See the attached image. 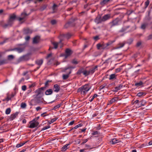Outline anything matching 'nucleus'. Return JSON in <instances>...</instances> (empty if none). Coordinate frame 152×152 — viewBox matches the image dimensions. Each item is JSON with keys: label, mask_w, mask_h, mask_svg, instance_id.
Listing matches in <instances>:
<instances>
[{"label": "nucleus", "mask_w": 152, "mask_h": 152, "mask_svg": "<svg viewBox=\"0 0 152 152\" xmlns=\"http://www.w3.org/2000/svg\"><path fill=\"white\" fill-rule=\"evenodd\" d=\"M72 62L74 64H77L78 63V62L75 60H74L72 61Z\"/></svg>", "instance_id": "62"}, {"label": "nucleus", "mask_w": 152, "mask_h": 152, "mask_svg": "<svg viewBox=\"0 0 152 152\" xmlns=\"http://www.w3.org/2000/svg\"><path fill=\"white\" fill-rule=\"evenodd\" d=\"M139 79L140 80L137 82L136 83H135L134 85L137 87H142L144 86L143 85L146 82V78L144 77H141Z\"/></svg>", "instance_id": "4"}, {"label": "nucleus", "mask_w": 152, "mask_h": 152, "mask_svg": "<svg viewBox=\"0 0 152 152\" xmlns=\"http://www.w3.org/2000/svg\"><path fill=\"white\" fill-rule=\"evenodd\" d=\"M72 53V51L69 49H66L65 51V54L64 55L65 58H66Z\"/></svg>", "instance_id": "10"}, {"label": "nucleus", "mask_w": 152, "mask_h": 152, "mask_svg": "<svg viewBox=\"0 0 152 152\" xmlns=\"http://www.w3.org/2000/svg\"><path fill=\"white\" fill-rule=\"evenodd\" d=\"M94 21L96 23L98 24L101 23L102 20V19L101 18V17L100 16H98L96 18Z\"/></svg>", "instance_id": "19"}, {"label": "nucleus", "mask_w": 152, "mask_h": 152, "mask_svg": "<svg viewBox=\"0 0 152 152\" xmlns=\"http://www.w3.org/2000/svg\"><path fill=\"white\" fill-rule=\"evenodd\" d=\"M39 37L37 36L35 37L33 39V43L34 44H36L39 41Z\"/></svg>", "instance_id": "20"}, {"label": "nucleus", "mask_w": 152, "mask_h": 152, "mask_svg": "<svg viewBox=\"0 0 152 152\" xmlns=\"http://www.w3.org/2000/svg\"><path fill=\"white\" fill-rule=\"evenodd\" d=\"M24 49V48L23 47L18 48L16 49L17 51L19 53H20L23 52Z\"/></svg>", "instance_id": "30"}, {"label": "nucleus", "mask_w": 152, "mask_h": 152, "mask_svg": "<svg viewBox=\"0 0 152 152\" xmlns=\"http://www.w3.org/2000/svg\"><path fill=\"white\" fill-rule=\"evenodd\" d=\"M115 40L110 41L106 44V46H107L109 45H111L112 44L115 42Z\"/></svg>", "instance_id": "45"}, {"label": "nucleus", "mask_w": 152, "mask_h": 152, "mask_svg": "<svg viewBox=\"0 0 152 152\" xmlns=\"http://www.w3.org/2000/svg\"><path fill=\"white\" fill-rule=\"evenodd\" d=\"M50 128V126H45L42 128V129L41 130V131Z\"/></svg>", "instance_id": "52"}, {"label": "nucleus", "mask_w": 152, "mask_h": 152, "mask_svg": "<svg viewBox=\"0 0 152 152\" xmlns=\"http://www.w3.org/2000/svg\"><path fill=\"white\" fill-rule=\"evenodd\" d=\"M32 32V31L29 28H26L25 29L24 31V33L26 34H31Z\"/></svg>", "instance_id": "25"}, {"label": "nucleus", "mask_w": 152, "mask_h": 152, "mask_svg": "<svg viewBox=\"0 0 152 152\" xmlns=\"http://www.w3.org/2000/svg\"><path fill=\"white\" fill-rule=\"evenodd\" d=\"M147 24L146 23H144L142 24L141 26V28L142 29H145L146 27L147 26Z\"/></svg>", "instance_id": "39"}, {"label": "nucleus", "mask_w": 152, "mask_h": 152, "mask_svg": "<svg viewBox=\"0 0 152 152\" xmlns=\"http://www.w3.org/2000/svg\"><path fill=\"white\" fill-rule=\"evenodd\" d=\"M97 67V66H96L91 68L89 70H83L82 69H81L78 71L77 74L78 75H80L81 73H82L84 75H91L96 69Z\"/></svg>", "instance_id": "3"}, {"label": "nucleus", "mask_w": 152, "mask_h": 152, "mask_svg": "<svg viewBox=\"0 0 152 152\" xmlns=\"http://www.w3.org/2000/svg\"><path fill=\"white\" fill-rule=\"evenodd\" d=\"M125 45V43H120L118 44L117 45V47L115 48L116 49H119L123 47Z\"/></svg>", "instance_id": "27"}, {"label": "nucleus", "mask_w": 152, "mask_h": 152, "mask_svg": "<svg viewBox=\"0 0 152 152\" xmlns=\"http://www.w3.org/2000/svg\"><path fill=\"white\" fill-rule=\"evenodd\" d=\"M110 17V15L109 14L106 15H104L102 18V21H106L109 19Z\"/></svg>", "instance_id": "16"}, {"label": "nucleus", "mask_w": 152, "mask_h": 152, "mask_svg": "<svg viewBox=\"0 0 152 152\" xmlns=\"http://www.w3.org/2000/svg\"><path fill=\"white\" fill-rule=\"evenodd\" d=\"M110 0H103L100 2V4L104 6L107 4Z\"/></svg>", "instance_id": "28"}, {"label": "nucleus", "mask_w": 152, "mask_h": 152, "mask_svg": "<svg viewBox=\"0 0 152 152\" xmlns=\"http://www.w3.org/2000/svg\"><path fill=\"white\" fill-rule=\"evenodd\" d=\"M119 21V19L118 18H116L115 20H113L111 23L112 24L111 26H115L118 25V23Z\"/></svg>", "instance_id": "13"}, {"label": "nucleus", "mask_w": 152, "mask_h": 152, "mask_svg": "<svg viewBox=\"0 0 152 152\" xmlns=\"http://www.w3.org/2000/svg\"><path fill=\"white\" fill-rule=\"evenodd\" d=\"M14 58V56L12 55H9L8 56V59L9 60H12Z\"/></svg>", "instance_id": "41"}, {"label": "nucleus", "mask_w": 152, "mask_h": 152, "mask_svg": "<svg viewBox=\"0 0 152 152\" xmlns=\"http://www.w3.org/2000/svg\"><path fill=\"white\" fill-rule=\"evenodd\" d=\"M52 82V80H47L45 83V86L47 87L49 85V83Z\"/></svg>", "instance_id": "47"}, {"label": "nucleus", "mask_w": 152, "mask_h": 152, "mask_svg": "<svg viewBox=\"0 0 152 152\" xmlns=\"http://www.w3.org/2000/svg\"><path fill=\"white\" fill-rule=\"evenodd\" d=\"M133 41V39H130L129 40V41L127 42V43L129 44H131L132 42Z\"/></svg>", "instance_id": "59"}, {"label": "nucleus", "mask_w": 152, "mask_h": 152, "mask_svg": "<svg viewBox=\"0 0 152 152\" xmlns=\"http://www.w3.org/2000/svg\"><path fill=\"white\" fill-rule=\"evenodd\" d=\"M25 57L24 56H23L20 57V58L18 59V61L19 62H20L22 61H23L24 60Z\"/></svg>", "instance_id": "51"}, {"label": "nucleus", "mask_w": 152, "mask_h": 152, "mask_svg": "<svg viewBox=\"0 0 152 152\" xmlns=\"http://www.w3.org/2000/svg\"><path fill=\"white\" fill-rule=\"evenodd\" d=\"M80 130L79 131V132H85L86 130V128H84L82 129H80Z\"/></svg>", "instance_id": "53"}, {"label": "nucleus", "mask_w": 152, "mask_h": 152, "mask_svg": "<svg viewBox=\"0 0 152 152\" xmlns=\"http://www.w3.org/2000/svg\"><path fill=\"white\" fill-rule=\"evenodd\" d=\"M101 125L100 124H99L97 126V127H96V129L98 130H99L100 129H101Z\"/></svg>", "instance_id": "58"}, {"label": "nucleus", "mask_w": 152, "mask_h": 152, "mask_svg": "<svg viewBox=\"0 0 152 152\" xmlns=\"http://www.w3.org/2000/svg\"><path fill=\"white\" fill-rule=\"evenodd\" d=\"M118 99V97H114L112 98L109 102L108 104H111L113 102H116Z\"/></svg>", "instance_id": "21"}, {"label": "nucleus", "mask_w": 152, "mask_h": 152, "mask_svg": "<svg viewBox=\"0 0 152 152\" xmlns=\"http://www.w3.org/2000/svg\"><path fill=\"white\" fill-rule=\"evenodd\" d=\"M31 73L29 71H26L24 72L23 73V75H31Z\"/></svg>", "instance_id": "35"}, {"label": "nucleus", "mask_w": 152, "mask_h": 152, "mask_svg": "<svg viewBox=\"0 0 152 152\" xmlns=\"http://www.w3.org/2000/svg\"><path fill=\"white\" fill-rule=\"evenodd\" d=\"M149 4V1L148 0H147L145 2V7L146 8L148 5Z\"/></svg>", "instance_id": "48"}, {"label": "nucleus", "mask_w": 152, "mask_h": 152, "mask_svg": "<svg viewBox=\"0 0 152 152\" xmlns=\"http://www.w3.org/2000/svg\"><path fill=\"white\" fill-rule=\"evenodd\" d=\"M98 132L97 131H94L92 133V134L93 135L97 134H98Z\"/></svg>", "instance_id": "64"}, {"label": "nucleus", "mask_w": 152, "mask_h": 152, "mask_svg": "<svg viewBox=\"0 0 152 152\" xmlns=\"http://www.w3.org/2000/svg\"><path fill=\"white\" fill-rule=\"evenodd\" d=\"M123 86V85L122 84H120L118 86L115 87L114 88V90H113V91L115 92H117L118 90L121 89Z\"/></svg>", "instance_id": "14"}, {"label": "nucleus", "mask_w": 152, "mask_h": 152, "mask_svg": "<svg viewBox=\"0 0 152 152\" xmlns=\"http://www.w3.org/2000/svg\"><path fill=\"white\" fill-rule=\"evenodd\" d=\"M97 47L98 49H99L101 48H103V46L100 44H98L97 45Z\"/></svg>", "instance_id": "46"}, {"label": "nucleus", "mask_w": 152, "mask_h": 152, "mask_svg": "<svg viewBox=\"0 0 152 152\" xmlns=\"http://www.w3.org/2000/svg\"><path fill=\"white\" fill-rule=\"evenodd\" d=\"M35 92V93H37V94L36 95L39 96V95L41 94L42 91L39 88H38V89L36 90Z\"/></svg>", "instance_id": "42"}, {"label": "nucleus", "mask_w": 152, "mask_h": 152, "mask_svg": "<svg viewBox=\"0 0 152 152\" xmlns=\"http://www.w3.org/2000/svg\"><path fill=\"white\" fill-rule=\"evenodd\" d=\"M46 7V6H44L42 7H41L40 8V10L41 11H43L44 10Z\"/></svg>", "instance_id": "57"}, {"label": "nucleus", "mask_w": 152, "mask_h": 152, "mask_svg": "<svg viewBox=\"0 0 152 152\" xmlns=\"http://www.w3.org/2000/svg\"><path fill=\"white\" fill-rule=\"evenodd\" d=\"M27 142H24L23 143L20 142V143L17 145L16 147L17 148H19L25 144Z\"/></svg>", "instance_id": "40"}, {"label": "nucleus", "mask_w": 152, "mask_h": 152, "mask_svg": "<svg viewBox=\"0 0 152 152\" xmlns=\"http://www.w3.org/2000/svg\"><path fill=\"white\" fill-rule=\"evenodd\" d=\"M105 87V86L101 85L99 87V90H101L103 89Z\"/></svg>", "instance_id": "61"}, {"label": "nucleus", "mask_w": 152, "mask_h": 152, "mask_svg": "<svg viewBox=\"0 0 152 152\" xmlns=\"http://www.w3.org/2000/svg\"><path fill=\"white\" fill-rule=\"evenodd\" d=\"M29 123L30 125L29 127L31 128H33L37 127L39 124V123L35 121V119H34L33 121H30Z\"/></svg>", "instance_id": "6"}, {"label": "nucleus", "mask_w": 152, "mask_h": 152, "mask_svg": "<svg viewBox=\"0 0 152 152\" xmlns=\"http://www.w3.org/2000/svg\"><path fill=\"white\" fill-rule=\"evenodd\" d=\"M53 91L52 89H49L47 90L45 92V94L47 95H50L52 94Z\"/></svg>", "instance_id": "17"}, {"label": "nucleus", "mask_w": 152, "mask_h": 152, "mask_svg": "<svg viewBox=\"0 0 152 152\" xmlns=\"http://www.w3.org/2000/svg\"><path fill=\"white\" fill-rule=\"evenodd\" d=\"M91 86L89 84H86L79 88L77 92L82 95H85L86 93L91 88Z\"/></svg>", "instance_id": "2"}, {"label": "nucleus", "mask_w": 152, "mask_h": 152, "mask_svg": "<svg viewBox=\"0 0 152 152\" xmlns=\"http://www.w3.org/2000/svg\"><path fill=\"white\" fill-rule=\"evenodd\" d=\"M43 62V60L42 59H40V60H37L36 61V64H37L38 66H39L37 67V69H38L39 67L42 64Z\"/></svg>", "instance_id": "18"}, {"label": "nucleus", "mask_w": 152, "mask_h": 152, "mask_svg": "<svg viewBox=\"0 0 152 152\" xmlns=\"http://www.w3.org/2000/svg\"><path fill=\"white\" fill-rule=\"evenodd\" d=\"M129 27V26H124L122 28V29L120 31L121 32H124L126 31L127 29H128Z\"/></svg>", "instance_id": "26"}, {"label": "nucleus", "mask_w": 152, "mask_h": 152, "mask_svg": "<svg viewBox=\"0 0 152 152\" xmlns=\"http://www.w3.org/2000/svg\"><path fill=\"white\" fill-rule=\"evenodd\" d=\"M16 92L15 91L12 92L11 94L7 93V97L3 101H9V100H11V98L13 97L16 95Z\"/></svg>", "instance_id": "5"}, {"label": "nucleus", "mask_w": 152, "mask_h": 152, "mask_svg": "<svg viewBox=\"0 0 152 152\" xmlns=\"http://www.w3.org/2000/svg\"><path fill=\"white\" fill-rule=\"evenodd\" d=\"M63 40L62 39H60V41L58 42H53L52 43V44L53 45L54 47V48L55 49H56L57 48L58 45H59L60 43H61V42Z\"/></svg>", "instance_id": "15"}, {"label": "nucleus", "mask_w": 152, "mask_h": 152, "mask_svg": "<svg viewBox=\"0 0 152 152\" xmlns=\"http://www.w3.org/2000/svg\"><path fill=\"white\" fill-rule=\"evenodd\" d=\"M70 23V22H68L66 23L64 26V27L65 28H67L69 26Z\"/></svg>", "instance_id": "55"}, {"label": "nucleus", "mask_w": 152, "mask_h": 152, "mask_svg": "<svg viewBox=\"0 0 152 152\" xmlns=\"http://www.w3.org/2000/svg\"><path fill=\"white\" fill-rule=\"evenodd\" d=\"M71 36V35L69 33H67L66 34H63L61 35L60 38L62 37H66L67 39H69Z\"/></svg>", "instance_id": "22"}, {"label": "nucleus", "mask_w": 152, "mask_h": 152, "mask_svg": "<svg viewBox=\"0 0 152 152\" xmlns=\"http://www.w3.org/2000/svg\"><path fill=\"white\" fill-rule=\"evenodd\" d=\"M11 109L10 108H8L6 109L5 111V113L7 115H8L10 114L11 112Z\"/></svg>", "instance_id": "43"}, {"label": "nucleus", "mask_w": 152, "mask_h": 152, "mask_svg": "<svg viewBox=\"0 0 152 152\" xmlns=\"http://www.w3.org/2000/svg\"><path fill=\"white\" fill-rule=\"evenodd\" d=\"M62 103H61L60 104H59L58 105H56L54 107L53 109V110H56V109H57V108L60 107L62 105Z\"/></svg>", "instance_id": "38"}, {"label": "nucleus", "mask_w": 152, "mask_h": 152, "mask_svg": "<svg viewBox=\"0 0 152 152\" xmlns=\"http://www.w3.org/2000/svg\"><path fill=\"white\" fill-rule=\"evenodd\" d=\"M74 123H75V121H73L69 122V125H72L74 124Z\"/></svg>", "instance_id": "63"}, {"label": "nucleus", "mask_w": 152, "mask_h": 152, "mask_svg": "<svg viewBox=\"0 0 152 152\" xmlns=\"http://www.w3.org/2000/svg\"><path fill=\"white\" fill-rule=\"evenodd\" d=\"M60 85L57 84H55L53 85V90L55 92H58L60 90Z\"/></svg>", "instance_id": "8"}, {"label": "nucleus", "mask_w": 152, "mask_h": 152, "mask_svg": "<svg viewBox=\"0 0 152 152\" xmlns=\"http://www.w3.org/2000/svg\"><path fill=\"white\" fill-rule=\"evenodd\" d=\"M98 96V95L97 94H94V96L92 97H90V99L89 100V101H90V102H92L94 99V98L97 97Z\"/></svg>", "instance_id": "32"}, {"label": "nucleus", "mask_w": 152, "mask_h": 152, "mask_svg": "<svg viewBox=\"0 0 152 152\" xmlns=\"http://www.w3.org/2000/svg\"><path fill=\"white\" fill-rule=\"evenodd\" d=\"M146 93L145 92H141L138 93L137 96L138 97H140L142 96H145L146 95Z\"/></svg>", "instance_id": "31"}, {"label": "nucleus", "mask_w": 152, "mask_h": 152, "mask_svg": "<svg viewBox=\"0 0 152 152\" xmlns=\"http://www.w3.org/2000/svg\"><path fill=\"white\" fill-rule=\"evenodd\" d=\"M38 103L37 101H36V99L35 98L34 99H32L30 101V105H37Z\"/></svg>", "instance_id": "23"}, {"label": "nucleus", "mask_w": 152, "mask_h": 152, "mask_svg": "<svg viewBox=\"0 0 152 152\" xmlns=\"http://www.w3.org/2000/svg\"><path fill=\"white\" fill-rule=\"evenodd\" d=\"M71 68H73L72 67H68L67 68H65L63 70V72H66V74L63 75L62 76H68L69 75L71 72Z\"/></svg>", "instance_id": "7"}, {"label": "nucleus", "mask_w": 152, "mask_h": 152, "mask_svg": "<svg viewBox=\"0 0 152 152\" xmlns=\"http://www.w3.org/2000/svg\"><path fill=\"white\" fill-rule=\"evenodd\" d=\"M26 86L25 85H24L22 86V89L23 91H25L26 90Z\"/></svg>", "instance_id": "54"}, {"label": "nucleus", "mask_w": 152, "mask_h": 152, "mask_svg": "<svg viewBox=\"0 0 152 152\" xmlns=\"http://www.w3.org/2000/svg\"><path fill=\"white\" fill-rule=\"evenodd\" d=\"M28 15L25 12L21 13V17H17L15 14H13L10 15V18L9 19L7 23L5 24L4 26V27H6L7 26H11L13 23L16 19H17L20 21L23 20L24 21L26 17Z\"/></svg>", "instance_id": "1"}, {"label": "nucleus", "mask_w": 152, "mask_h": 152, "mask_svg": "<svg viewBox=\"0 0 152 152\" xmlns=\"http://www.w3.org/2000/svg\"><path fill=\"white\" fill-rule=\"evenodd\" d=\"M21 107L23 108H25L26 107V103L22 102L21 104Z\"/></svg>", "instance_id": "44"}, {"label": "nucleus", "mask_w": 152, "mask_h": 152, "mask_svg": "<svg viewBox=\"0 0 152 152\" xmlns=\"http://www.w3.org/2000/svg\"><path fill=\"white\" fill-rule=\"evenodd\" d=\"M34 98L38 104L43 102V100H44L43 99L42 97V96L36 95V97Z\"/></svg>", "instance_id": "9"}, {"label": "nucleus", "mask_w": 152, "mask_h": 152, "mask_svg": "<svg viewBox=\"0 0 152 152\" xmlns=\"http://www.w3.org/2000/svg\"><path fill=\"white\" fill-rule=\"evenodd\" d=\"M70 145V144H67L64 146H63L62 148V150H63L64 151H66L67 149H68L69 148V147H68V146Z\"/></svg>", "instance_id": "29"}, {"label": "nucleus", "mask_w": 152, "mask_h": 152, "mask_svg": "<svg viewBox=\"0 0 152 152\" xmlns=\"http://www.w3.org/2000/svg\"><path fill=\"white\" fill-rule=\"evenodd\" d=\"M35 86V84L34 83L31 84L29 85V88H32L34 87Z\"/></svg>", "instance_id": "49"}, {"label": "nucleus", "mask_w": 152, "mask_h": 152, "mask_svg": "<svg viewBox=\"0 0 152 152\" xmlns=\"http://www.w3.org/2000/svg\"><path fill=\"white\" fill-rule=\"evenodd\" d=\"M145 103L143 102V101L142 100L139 102V104H138V106H139V107H140L142 106H144L145 105Z\"/></svg>", "instance_id": "36"}, {"label": "nucleus", "mask_w": 152, "mask_h": 152, "mask_svg": "<svg viewBox=\"0 0 152 152\" xmlns=\"http://www.w3.org/2000/svg\"><path fill=\"white\" fill-rule=\"evenodd\" d=\"M58 118H54L52 119H51L50 120H49L48 121V122L49 124H51L52 123H53L55 121H56L58 119Z\"/></svg>", "instance_id": "34"}, {"label": "nucleus", "mask_w": 152, "mask_h": 152, "mask_svg": "<svg viewBox=\"0 0 152 152\" xmlns=\"http://www.w3.org/2000/svg\"><path fill=\"white\" fill-rule=\"evenodd\" d=\"M120 142H121V141L119 140H118L115 138L111 140L109 142L110 144L114 145Z\"/></svg>", "instance_id": "11"}, {"label": "nucleus", "mask_w": 152, "mask_h": 152, "mask_svg": "<svg viewBox=\"0 0 152 152\" xmlns=\"http://www.w3.org/2000/svg\"><path fill=\"white\" fill-rule=\"evenodd\" d=\"M1 55L0 54V58L1 57ZM7 63V61L6 59H0V65L6 64Z\"/></svg>", "instance_id": "24"}, {"label": "nucleus", "mask_w": 152, "mask_h": 152, "mask_svg": "<svg viewBox=\"0 0 152 152\" xmlns=\"http://www.w3.org/2000/svg\"><path fill=\"white\" fill-rule=\"evenodd\" d=\"M83 125V124H80L77 125L75 127H74L72 128V129H77V128H78V127L82 126Z\"/></svg>", "instance_id": "37"}, {"label": "nucleus", "mask_w": 152, "mask_h": 152, "mask_svg": "<svg viewBox=\"0 0 152 152\" xmlns=\"http://www.w3.org/2000/svg\"><path fill=\"white\" fill-rule=\"evenodd\" d=\"M57 5H56V4H53V6L52 7V9L53 10V13L55 12V11L57 10Z\"/></svg>", "instance_id": "33"}, {"label": "nucleus", "mask_w": 152, "mask_h": 152, "mask_svg": "<svg viewBox=\"0 0 152 152\" xmlns=\"http://www.w3.org/2000/svg\"><path fill=\"white\" fill-rule=\"evenodd\" d=\"M51 23L53 25H55L56 23V21L55 20H51Z\"/></svg>", "instance_id": "50"}, {"label": "nucleus", "mask_w": 152, "mask_h": 152, "mask_svg": "<svg viewBox=\"0 0 152 152\" xmlns=\"http://www.w3.org/2000/svg\"><path fill=\"white\" fill-rule=\"evenodd\" d=\"M116 79V77H110L109 78V80H115Z\"/></svg>", "instance_id": "56"}, {"label": "nucleus", "mask_w": 152, "mask_h": 152, "mask_svg": "<svg viewBox=\"0 0 152 152\" xmlns=\"http://www.w3.org/2000/svg\"><path fill=\"white\" fill-rule=\"evenodd\" d=\"M47 87V86H44V87H41L39 88L42 91V90H45V89H46V88Z\"/></svg>", "instance_id": "60"}, {"label": "nucleus", "mask_w": 152, "mask_h": 152, "mask_svg": "<svg viewBox=\"0 0 152 152\" xmlns=\"http://www.w3.org/2000/svg\"><path fill=\"white\" fill-rule=\"evenodd\" d=\"M19 113V112H17L15 113L11 114L10 118V121H12L15 119Z\"/></svg>", "instance_id": "12"}]
</instances>
